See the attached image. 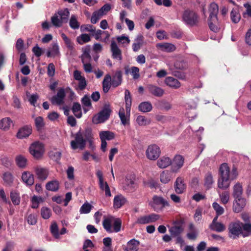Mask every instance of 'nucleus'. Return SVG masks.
I'll return each instance as SVG.
<instances>
[{
	"label": "nucleus",
	"mask_w": 251,
	"mask_h": 251,
	"mask_svg": "<svg viewBox=\"0 0 251 251\" xmlns=\"http://www.w3.org/2000/svg\"><path fill=\"white\" fill-rule=\"evenodd\" d=\"M184 158L180 155H176L171 163V172L172 173H176L179 172L180 168L184 164Z\"/></svg>",
	"instance_id": "nucleus-10"
},
{
	"label": "nucleus",
	"mask_w": 251,
	"mask_h": 251,
	"mask_svg": "<svg viewBox=\"0 0 251 251\" xmlns=\"http://www.w3.org/2000/svg\"><path fill=\"white\" fill-rule=\"evenodd\" d=\"M110 47L113 58L121 61L122 59V51L115 42H111Z\"/></svg>",
	"instance_id": "nucleus-19"
},
{
	"label": "nucleus",
	"mask_w": 251,
	"mask_h": 251,
	"mask_svg": "<svg viewBox=\"0 0 251 251\" xmlns=\"http://www.w3.org/2000/svg\"><path fill=\"white\" fill-rule=\"evenodd\" d=\"M150 204L155 211H159L163 208L169 206L167 201L162 197L157 196H154L152 198V201L151 202Z\"/></svg>",
	"instance_id": "nucleus-8"
},
{
	"label": "nucleus",
	"mask_w": 251,
	"mask_h": 251,
	"mask_svg": "<svg viewBox=\"0 0 251 251\" xmlns=\"http://www.w3.org/2000/svg\"><path fill=\"white\" fill-rule=\"evenodd\" d=\"M210 228L211 230L217 232H222L226 229V227L224 224L221 223H217L216 224H211Z\"/></svg>",
	"instance_id": "nucleus-50"
},
{
	"label": "nucleus",
	"mask_w": 251,
	"mask_h": 251,
	"mask_svg": "<svg viewBox=\"0 0 251 251\" xmlns=\"http://www.w3.org/2000/svg\"><path fill=\"white\" fill-rule=\"evenodd\" d=\"M125 95L126 114H129L132 103L130 92L128 90H126Z\"/></svg>",
	"instance_id": "nucleus-36"
},
{
	"label": "nucleus",
	"mask_w": 251,
	"mask_h": 251,
	"mask_svg": "<svg viewBox=\"0 0 251 251\" xmlns=\"http://www.w3.org/2000/svg\"><path fill=\"white\" fill-rule=\"evenodd\" d=\"M144 43V37L141 34H139L134 39V42L132 45L133 50L135 52L138 51Z\"/></svg>",
	"instance_id": "nucleus-28"
},
{
	"label": "nucleus",
	"mask_w": 251,
	"mask_h": 251,
	"mask_svg": "<svg viewBox=\"0 0 251 251\" xmlns=\"http://www.w3.org/2000/svg\"><path fill=\"white\" fill-rule=\"evenodd\" d=\"M57 14L64 23L68 22L70 15V12L68 9L64 8L59 10Z\"/></svg>",
	"instance_id": "nucleus-42"
},
{
	"label": "nucleus",
	"mask_w": 251,
	"mask_h": 251,
	"mask_svg": "<svg viewBox=\"0 0 251 251\" xmlns=\"http://www.w3.org/2000/svg\"><path fill=\"white\" fill-rule=\"evenodd\" d=\"M178 223V222L177 221H175L174 222L175 226L171 227L169 229V232L173 236H179V234L182 233L184 230L182 226H176Z\"/></svg>",
	"instance_id": "nucleus-29"
},
{
	"label": "nucleus",
	"mask_w": 251,
	"mask_h": 251,
	"mask_svg": "<svg viewBox=\"0 0 251 251\" xmlns=\"http://www.w3.org/2000/svg\"><path fill=\"white\" fill-rule=\"evenodd\" d=\"M30 154L36 159L40 158L45 151L44 144L39 141L33 143L29 147Z\"/></svg>",
	"instance_id": "nucleus-4"
},
{
	"label": "nucleus",
	"mask_w": 251,
	"mask_h": 251,
	"mask_svg": "<svg viewBox=\"0 0 251 251\" xmlns=\"http://www.w3.org/2000/svg\"><path fill=\"white\" fill-rule=\"evenodd\" d=\"M172 179L171 172L168 170L163 171L160 175V180L163 183H168Z\"/></svg>",
	"instance_id": "nucleus-40"
},
{
	"label": "nucleus",
	"mask_w": 251,
	"mask_h": 251,
	"mask_svg": "<svg viewBox=\"0 0 251 251\" xmlns=\"http://www.w3.org/2000/svg\"><path fill=\"white\" fill-rule=\"evenodd\" d=\"M21 179L23 182L26 186H32L34 182L33 175L29 171H24L22 173Z\"/></svg>",
	"instance_id": "nucleus-15"
},
{
	"label": "nucleus",
	"mask_w": 251,
	"mask_h": 251,
	"mask_svg": "<svg viewBox=\"0 0 251 251\" xmlns=\"http://www.w3.org/2000/svg\"><path fill=\"white\" fill-rule=\"evenodd\" d=\"M12 125V121L10 118L6 117L0 120V129L7 130Z\"/></svg>",
	"instance_id": "nucleus-35"
},
{
	"label": "nucleus",
	"mask_w": 251,
	"mask_h": 251,
	"mask_svg": "<svg viewBox=\"0 0 251 251\" xmlns=\"http://www.w3.org/2000/svg\"><path fill=\"white\" fill-rule=\"evenodd\" d=\"M242 235L244 237L251 235V223L244 224L243 223Z\"/></svg>",
	"instance_id": "nucleus-47"
},
{
	"label": "nucleus",
	"mask_w": 251,
	"mask_h": 251,
	"mask_svg": "<svg viewBox=\"0 0 251 251\" xmlns=\"http://www.w3.org/2000/svg\"><path fill=\"white\" fill-rule=\"evenodd\" d=\"M116 39L119 43L123 45H128L130 41L128 37L125 34L117 36Z\"/></svg>",
	"instance_id": "nucleus-58"
},
{
	"label": "nucleus",
	"mask_w": 251,
	"mask_h": 251,
	"mask_svg": "<svg viewBox=\"0 0 251 251\" xmlns=\"http://www.w3.org/2000/svg\"><path fill=\"white\" fill-rule=\"evenodd\" d=\"M41 214L43 219H48L51 216V212L50 208L46 207H43L41 208Z\"/></svg>",
	"instance_id": "nucleus-59"
},
{
	"label": "nucleus",
	"mask_w": 251,
	"mask_h": 251,
	"mask_svg": "<svg viewBox=\"0 0 251 251\" xmlns=\"http://www.w3.org/2000/svg\"><path fill=\"white\" fill-rule=\"evenodd\" d=\"M243 189L242 185L239 182L236 183L233 187V196L234 199L241 198L243 194Z\"/></svg>",
	"instance_id": "nucleus-30"
},
{
	"label": "nucleus",
	"mask_w": 251,
	"mask_h": 251,
	"mask_svg": "<svg viewBox=\"0 0 251 251\" xmlns=\"http://www.w3.org/2000/svg\"><path fill=\"white\" fill-rule=\"evenodd\" d=\"M219 197L221 202L224 204H226L229 200V194L228 192L225 191L222 194H219Z\"/></svg>",
	"instance_id": "nucleus-64"
},
{
	"label": "nucleus",
	"mask_w": 251,
	"mask_h": 251,
	"mask_svg": "<svg viewBox=\"0 0 251 251\" xmlns=\"http://www.w3.org/2000/svg\"><path fill=\"white\" fill-rule=\"evenodd\" d=\"M2 178L4 182L7 185H11L13 183L14 179L13 176L11 173L9 172H6L4 173Z\"/></svg>",
	"instance_id": "nucleus-56"
},
{
	"label": "nucleus",
	"mask_w": 251,
	"mask_h": 251,
	"mask_svg": "<svg viewBox=\"0 0 251 251\" xmlns=\"http://www.w3.org/2000/svg\"><path fill=\"white\" fill-rule=\"evenodd\" d=\"M81 103L83 106L84 113H86L90 108H92V105L89 97L85 95L81 99Z\"/></svg>",
	"instance_id": "nucleus-39"
},
{
	"label": "nucleus",
	"mask_w": 251,
	"mask_h": 251,
	"mask_svg": "<svg viewBox=\"0 0 251 251\" xmlns=\"http://www.w3.org/2000/svg\"><path fill=\"white\" fill-rule=\"evenodd\" d=\"M51 22L53 25L56 27H61L64 23L57 14H54L51 18Z\"/></svg>",
	"instance_id": "nucleus-46"
},
{
	"label": "nucleus",
	"mask_w": 251,
	"mask_h": 251,
	"mask_svg": "<svg viewBox=\"0 0 251 251\" xmlns=\"http://www.w3.org/2000/svg\"><path fill=\"white\" fill-rule=\"evenodd\" d=\"M91 40V37L87 34H82L76 38V41L80 45H83L85 43H87Z\"/></svg>",
	"instance_id": "nucleus-53"
},
{
	"label": "nucleus",
	"mask_w": 251,
	"mask_h": 251,
	"mask_svg": "<svg viewBox=\"0 0 251 251\" xmlns=\"http://www.w3.org/2000/svg\"><path fill=\"white\" fill-rule=\"evenodd\" d=\"M32 132V128L31 126H26L20 128L17 133V136L18 138L22 139L28 137Z\"/></svg>",
	"instance_id": "nucleus-24"
},
{
	"label": "nucleus",
	"mask_w": 251,
	"mask_h": 251,
	"mask_svg": "<svg viewBox=\"0 0 251 251\" xmlns=\"http://www.w3.org/2000/svg\"><path fill=\"white\" fill-rule=\"evenodd\" d=\"M157 47L162 50L167 52H170L175 50V46L170 43H160L157 44Z\"/></svg>",
	"instance_id": "nucleus-41"
},
{
	"label": "nucleus",
	"mask_w": 251,
	"mask_h": 251,
	"mask_svg": "<svg viewBox=\"0 0 251 251\" xmlns=\"http://www.w3.org/2000/svg\"><path fill=\"white\" fill-rule=\"evenodd\" d=\"M119 117L121 119L122 123L124 125H126L128 123V118L127 116H126L125 115V109L124 108L122 107L120 109V110L119 112Z\"/></svg>",
	"instance_id": "nucleus-60"
},
{
	"label": "nucleus",
	"mask_w": 251,
	"mask_h": 251,
	"mask_svg": "<svg viewBox=\"0 0 251 251\" xmlns=\"http://www.w3.org/2000/svg\"><path fill=\"white\" fill-rule=\"evenodd\" d=\"M61 36L68 49L70 50H73L74 47V44L72 43L71 40L65 35V34L63 33H61Z\"/></svg>",
	"instance_id": "nucleus-57"
},
{
	"label": "nucleus",
	"mask_w": 251,
	"mask_h": 251,
	"mask_svg": "<svg viewBox=\"0 0 251 251\" xmlns=\"http://www.w3.org/2000/svg\"><path fill=\"white\" fill-rule=\"evenodd\" d=\"M86 145V140L84 138L83 133L79 131L77 132L74 140L71 142V146L73 150L79 149L83 150Z\"/></svg>",
	"instance_id": "nucleus-7"
},
{
	"label": "nucleus",
	"mask_w": 251,
	"mask_h": 251,
	"mask_svg": "<svg viewBox=\"0 0 251 251\" xmlns=\"http://www.w3.org/2000/svg\"><path fill=\"white\" fill-rule=\"evenodd\" d=\"M50 229L51 233L55 238H58L59 237L58 226L55 222L52 223Z\"/></svg>",
	"instance_id": "nucleus-63"
},
{
	"label": "nucleus",
	"mask_w": 251,
	"mask_h": 251,
	"mask_svg": "<svg viewBox=\"0 0 251 251\" xmlns=\"http://www.w3.org/2000/svg\"><path fill=\"white\" fill-rule=\"evenodd\" d=\"M152 108V105L149 101L141 102L139 105V110L143 112H150Z\"/></svg>",
	"instance_id": "nucleus-44"
},
{
	"label": "nucleus",
	"mask_w": 251,
	"mask_h": 251,
	"mask_svg": "<svg viewBox=\"0 0 251 251\" xmlns=\"http://www.w3.org/2000/svg\"><path fill=\"white\" fill-rule=\"evenodd\" d=\"M59 181L57 180H51L46 184V188L49 191L55 192L59 189Z\"/></svg>",
	"instance_id": "nucleus-38"
},
{
	"label": "nucleus",
	"mask_w": 251,
	"mask_h": 251,
	"mask_svg": "<svg viewBox=\"0 0 251 251\" xmlns=\"http://www.w3.org/2000/svg\"><path fill=\"white\" fill-rule=\"evenodd\" d=\"M35 172L38 178L42 181L45 180L49 176V171L45 168L36 167L35 168Z\"/></svg>",
	"instance_id": "nucleus-17"
},
{
	"label": "nucleus",
	"mask_w": 251,
	"mask_h": 251,
	"mask_svg": "<svg viewBox=\"0 0 251 251\" xmlns=\"http://www.w3.org/2000/svg\"><path fill=\"white\" fill-rule=\"evenodd\" d=\"M111 77L107 74L106 75L102 81V89L104 93H107L109 90L111 86H112L111 83Z\"/></svg>",
	"instance_id": "nucleus-33"
},
{
	"label": "nucleus",
	"mask_w": 251,
	"mask_h": 251,
	"mask_svg": "<svg viewBox=\"0 0 251 251\" xmlns=\"http://www.w3.org/2000/svg\"><path fill=\"white\" fill-rule=\"evenodd\" d=\"M136 122L140 126H145L151 123L150 119L141 115L137 117Z\"/></svg>",
	"instance_id": "nucleus-52"
},
{
	"label": "nucleus",
	"mask_w": 251,
	"mask_h": 251,
	"mask_svg": "<svg viewBox=\"0 0 251 251\" xmlns=\"http://www.w3.org/2000/svg\"><path fill=\"white\" fill-rule=\"evenodd\" d=\"M32 205V207L37 208L40 203L43 202L44 199L41 197L34 196L31 200Z\"/></svg>",
	"instance_id": "nucleus-61"
},
{
	"label": "nucleus",
	"mask_w": 251,
	"mask_h": 251,
	"mask_svg": "<svg viewBox=\"0 0 251 251\" xmlns=\"http://www.w3.org/2000/svg\"><path fill=\"white\" fill-rule=\"evenodd\" d=\"M147 89L150 93L157 97H161L165 93L163 89L154 84H148Z\"/></svg>",
	"instance_id": "nucleus-12"
},
{
	"label": "nucleus",
	"mask_w": 251,
	"mask_h": 251,
	"mask_svg": "<svg viewBox=\"0 0 251 251\" xmlns=\"http://www.w3.org/2000/svg\"><path fill=\"white\" fill-rule=\"evenodd\" d=\"M69 25L73 29H77L80 27V24L77 20V17L75 15H72L69 21Z\"/></svg>",
	"instance_id": "nucleus-43"
},
{
	"label": "nucleus",
	"mask_w": 251,
	"mask_h": 251,
	"mask_svg": "<svg viewBox=\"0 0 251 251\" xmlns=\"http://www.w3.org/2000/svg\"><path fill=\"white\" fill-rule=\"evenodd\" d=\"M126 201V198L122 195H118L115 196L113 200V207L115 209H118L124 205Z\"/></svg>",
	"instance_id": "nucleus-25"
},
{
	"label": "nucleus",
	"mask_w": 251,
	"mask_h": 251,
	"mask_svg": "<svg viewBox=\"0 0 251 251\" xmlns=\"http://www.w3.org/2000/svg\"><path fill=\"white\" fill-rule=\"evenodd\" d=\"M112 86L116 87L120 85L122 82V73L121 71H117L111 78Z\"/></svg>",
	"instance_id": "nucleus-26"
},
{
	"label": "nucleus",
	"mask_w": 251,
	"mask_h": 251,
	"mask_svg": "<svg viewBox=\"0 0 251 251\" xmlns=\"http://www.w3.org/2000/svg\"><path fill=\"white\" fill-rule=\"evenodd\" d=\"M246 205V200L242 197L235 199L233 202V210L234 212H241Z\"/></svg>",
	"instance_id": "nucleus-11"
},
{
	"label": "nucleus",
	"mask_w": 251,
	"mask_h": 251,
	"mask_svg": "<svg viewBox=\"0 0 251 251\" xmlns=\"http://www.w3.org/2000/svg\"><path fill=\"white\" fill-rule=\"evenodd\" d=\"M213 183V180L211 174L209 173H207L204 178V186L206 188V189H209L211 188Z\"/></svg>",
	"instance_id": "nucleus-51"
},
{
	"label": "nucleus",
	"mask_w": 251,
	"mask_h": 251,
	"mask_svg": "<svg viewBox=\"0 0 251 251\" xmlns=\"http://www.w3.org/2000/svg\"><path fill=\"white\" fill-rule=\"evenodd\" d=\"M164 83L168 87L174 89H178L181 86L180 82L177 79L172 76L166 77Z\"/></svg>",
	"instance_id": "nucleus-16"
},
{
	"label": "nucleus",
	"mask_w": 251,
	"mask_h": 251,
	"mask_svg": "<svg viewBox=\"0 0 251 251\" xmlns=\"http://www.w3.org/2000/svg\"><path fill=\"white\" fill-rule=\"evenodd\" d=\"M59 55V48L57 43L52 44L47 52V55L49 57L58 56Z\"/></svg>",
	"instance_id": "nucleus-27"
},
{
	"label": "nucleus",
	"mask_w": 251,
	"mask_h": 251,
	"mask_svg": "<svg viewBox=\"0 0 251 251\" xmlns=\"http://www.w3.org/2000/svg\"><path fill=\"white\" fill-rule=\"evenodd\" d=\"M15 161L17 165L20 168H25L27 165V160L25 156L22 155H17Z\"/></svg>",
	"instance_id": "nucleus-37"
},
{
	"label": "nucleus",
	"mask_w": 251,
	"mask_h": 251,
	"mask_svg": "<svg viewBox=\"0 0 251 251\" xmlns=\"http://www.w3.org/2000/svg\"><path fill=\"white\" fill-rule=\"evenodd\" d=\"M140 242L135 239L129 240L126 246L123 248L125 251H137L139 249Z\"/></svg>",
	"instance_id": "nucleus-22"
},
{
	"label": "nucleus",
	"mask_w": 251,
	"mask_h": 251,
	"mask_svg": "<svg viewBox=\"0 0 251 251\" xmlns=\"http://www.w3.org/2000/svg\"><path fill=\"white\" fill-rule=\"evenodd\" d=\"M135 186V176L134 175H127L125 180L124 188L125 189L132 191Z\"/></svg>",
	"instance_id": "nucleus-20"
},
{
	"label": "nucleus",
	"mask_w": 251,
	"mask_h": 251,
	"mask_svg": "<svg viewBox=\"0 0 251 251\" xmlns=\"http://www.w3.org/2000/svg\"><path fill=\"white\" fill-rule=\"evenodd\" d=\"M209 18L210 20H212L214 22H217V13L218 12V5L215 3L212 2L209 5Z\"/></svg>",
	"instance_id": "nucleus-21"
},
{
	"label": "nucleus",
	"mask_w": 251,
	"mask_h": 251,
	"mask_svg": "<svg viewBox=\"0 0 251 251\" xmlns=\"http://www.w3.org/2000/svg\"><path fill=\"white\" fill-rule=\"evenodd\" d=\"M93 208V206L92 205L86 202L81 206L79 209V212L80 214H88L91 211Z\"/></svg>",
	"instance_id": "nucleus-54"
},
{
	"label": "nucleus",
	"mask_w": 251,
	"mask_h": 251,
	"mask_svg": "<svg viewBox=\"0 0 251 251\" xmlns=\"http://www.w3.org/2000/svg\"><path fill=\"white\" fill-rule=\"evenodd\" d=\"M10 198L14 205H19L20 203V194L17 191L13 190L10 192Z\"/></svg>",
	"instance_id": "nucleus-48"
},
{
	"label": "nucleus",
	"mask_w": 251,
	"mask_h": 251,
	"mask_svg": "<svg viewBox=\"0 0 251 251\" xmlns=\"http://www.w3.org/2000/svg\"><path fill=\"white\" fill-rule=\"evenodd\" d=\"M182 19L183 22L187 25L193 26L198 24L199 17L195 11L187 9L183 12Z\"/></svg>",
	"instance_id": "nucleus-3"
},
{
	"label": "nucleus",
	"mask_w": 251,
	"mask_h": 251,
	"mask_svg": "<svg viewBox=\"0 0 251 251\" xmlns=\"http://www.w3.org/2000/svg\"><path fill=\"white\" fill-rule=\"evenodd\" d=\"M72 111L75 116L77 118H80L81 117L82 112L81 111V106L79 103L75 102L73 104Z\"/></svg>",
	"instance_id": "nucleus-49"
},
{
	"label": "nucleus",
	"mask_w": 251,
	"mask_h": 251,
	"mask_svg": "<svg viewBox=\"0 0 251 251\" xmlns=\"http://www.w3.org/2000/svg\"><path fill=\"white\" fill-rule=\"evenodd\" d=\"M186 189V185L183 179L181 177H178L175 183V190L177 194L183 193Z\"/></svg>",
	"instance_id": "nucleus-18"
},
{
	"label": "nucleus",
	"mask_w": 251,
	"mask_h": 251,
	"mask_svg": "<svg viewBox=\"0 0 251 251\" xmlns=\"http://www.w3.org/2000/svg\"><path fill=\"white\" fill-rule=\"evenodd\" d=\"M189 232L187 233V237L191 240H195L198 235V230L192 223L189 224L188 225Z\"/></svg>",
	"instance_id": "nucleus-23"
},
{
	"label": "nucleus",
	"mask_w": 251,
	"mask_h": 251,
	"mask_svg": "<svg viewBox=\"0 0 251 251\" xmlns=\"http://www.w3.org/2000/svg\"><path fill=\"white\" fill-rule=\"evenodd\" d=\"M212 207L216 212L217 216L222 215L224 213V208L220 205L217 202H214L212 203Z\"/></svg>",
	"instance_id": "nucleus-62"
},
{
	"label": "nucleus",
	"mask_w": 251,
	"mask_h": 251,
	"mask_svg": "<svg viewBox=\"0 0 251 251\" xmlns=\"http://www.w3.org/2000/svg\"><path fill=\"white\" fill-rule=\"evenodd\" d=\"M65 92L64 88H60L56 95L52 97L51 101L53 104L61 105L64 103Z\"/></svg>",
	"instance_id": "nucleus-13"
},
{
	"label": "nucleus",
	"mask_w": 251,
	"mask_h": 251,
	"mask_svg": "<svg viewBox=\"0 0 251 251\" xmlns=\"http://www.w3.org/2000/svg\"><path fill=\"white\" fill-rule=\"evenodd\" d=\"M100 189L105 192L106 197H110L111 194L110 192L109 187L106 181L99 184Z\"/></svg>",
	"instance_id": "nucleus-55"
},
{
	"label": "nucleus",
	"mask_w": 251,
	"mask_h": 251,
	"mask_svg": "<svg viewBox=\"0 0 251 251\" xmlns=\"http://www.w3.org/2000/svg\"><path fill=\"white\" fill-rule=\"evenodd\" d=\"M111 110L109 105H105L104 108L98 114L94 116L92 122L94 124L102 123L106 121L109 117Z\"/></svg>",
	"instance_id": "nucleus-5"
},
{
	"label": "nucleus",
	"mask_w": 251,
	"mask_h": 251,
	"mask_svg": "<svg viewBox=\"0 0 251 251\" xmlns=\"http://www.w3.org/2000/svg\"><path fill=\"white\" fill-rule=\"evenodd\" d=\"M92 35L96 40L103 42H106L110 37V34L108 31H102L100 29L95 30V31L93 33Z\"/></svg>",
	"instance_id": "nucleus-14"
},
{
	"label": "nucleus",
	"mask_w": 251,
	"mask_h": 251,
	"mask_svg": "<svg viewBox=\"0 0 251 251\" xmlns=\"http://www.w3.org/2000/svg\"><path fill=\"white\" fill-rule=\"evenodd\" d=\"M230 18L232 22L235 24L238 23L240 21L241 16L238 9H232L230 12Z\"/></svg>",
	"instance_id": "nucleus-45"
},
{
	"label": "nucleus",
	"mask_w": 251,
	"mask_h": 251,
	"mask_svg": "<svg viewBox=\"0 0 251 251\" xmlns=\"http://www.w3.org/2000/svg\"><path fill=\"white\" fill-rule=\"evenodd\" d=\"M171 163V159L167 156H162L157 162V165L160 168H165L170 165Z\"/></svg>",
	"instance_id": "nucleus-31"
},
{
	"label": "nucleus",
	"mask_w": 251,
	"mask_h": 251,
	"mask_svg": "<svg viewBox=\"0 0 251 251\" xmlns=\"http://www.w3.org/2000/svg\"><path fill=\"white\" fill-rule=\"evenodd\" d=\"M161 153L160 149L156 144H151L148 146L146 151L147 157L150 160H156Z\"/></svg>",
	"instance_id": "nucleus-9"
},
{
	"label": "nucleus",
	"mask_w": 251,
	"mask_h": 251,
	"mask_svg": "<svg viewBox=\"0 0 251 251\" xmlns=\"http://www.w3.org/2000/svg\"><path fill=\"white\" fill-rule=\"evenodd\" d=\"M100 140H111L114 138L115 134L113 132L110 131H102L99 133Z\"/></svg>",
	"instance_id": "nucleus-34"
},
{
	"label": "nucleus",
	"mask_w": 251,
	"mask_h": 251,
	"mask_svg": "<svg viewBox=\"0 0 251 251\" xmlns=\"http://www.w3.org/2000/svg\"><path fill=\"white\" fill-rule=\"evenodd\" d=\"M102 226L108 233L118 232L121 230L122 221L119 218L108 216L103 220Z\"/></svg>",
	"instance_id": "nucleus-2"
},
{
	"label": "nucleus",
	"mask_w": 251,
	"mask_h": 251,
	"mask_svg": "<svg viewBox=\"0 0 251 251\" xmlns=\"http://www.w3.org/2000/svg\"><path fill=\"white\" fill-rule=\"evenodd\" d=\"M83 52L81 55L82 62L90 61L91 60L90 55L91 46L90 45L86 46L82 48Z\"/></svg>",
	"instance_id": "nucleus-32"
},
{
	"label": "nucleus",
	"mask_w": 251,
	"mask_h": 251,
	"mask_svg": "<svg viewBox=\"0 0 251 251\" xmlns=\"http://www.w3.org/2000/svg\"><path fill=\"white\" fill-rule=\"evenodd\" d=\"M243 223L240 221L231 223L228 226L229 236L232 239H236L242 235Z\"/></svg>",
	"instance_id": "nucleus-6"
},
{
	"label": "nucleus",
	"mask_w": 251,
	"mask_h": 251,
	"mask_svg": "<svg viewBox=\"0 0 251 251\" xmlns=\"http://www.w3.org/2000/svg\"><path fill=\"white\" fill-rule=\"evenodd\" d=\"M219 174L218 187L223 190L228 188L231 181L235 179L238 175L236 168L233 167L230 170L226 163H223L221 165Z\"/></svg>",
	"instance_id": "nucleus-1"
}]
</instances>
